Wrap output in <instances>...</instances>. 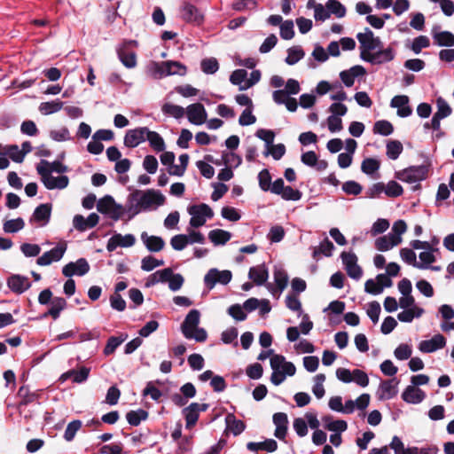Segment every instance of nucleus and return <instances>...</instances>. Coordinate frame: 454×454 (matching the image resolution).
Listing matches in <instances>:
<instances>
[{
    "label": "nucleus",
    "instance_id": "obj_1",
    "mask_svg": "<svg viewBox=\"0 0 454 454\" xmlns=\"http://www.w3.org/2000/svg\"><path fill=\"white\" fill-rule=\"evenodd\" d=\"M165 200V196L160 191L153 189L145 192L136 190L128 197V211L131 214L130 217H133L142 210L150 208L153 205H163Z\"/></svg>",
    "mask_w": 454,
    "mask_h": 454
},
{
    "label": "nucleus",
    "instance_id": "obj_2",
    "mask_svg": "<svg viewBox=\"0 0 454 454\" xmlns=\"http://www.w3.org/2000/svg\"><path fill=\"white\" fill-rule=\"evenodd\" d=\"M36 171L41 176L42 182L49 190L65 189L69 184V178L67 176H52L51 169L42 165L36 166Z\"/></svg>",
    "mask_w": 454,
    "mask_h": 454
},
{
    "label": "nucleus",
    "instance_id": "obj_3",
    "mask_svg": "<svg viewBox=\"0 0 454 454\" xmlns=\"http://www.w3.org/2000/svg\"><path fill=\"white\" fill-rule=\"evenodd\" d=\"M428 167L426 165L411 166L403 170L395 172V177L403 182L412 184L427 177Z\"/></svg>",
    "mask_w": 454,
    "mask_h": 454
},
{
    "label": "nucleus",
    "instance_id": "obj_4",
    "mask_svg": "<svg viewBox=\"0 0 454 454\" xmlns=\"http://www.w3.org/2000/svg\"><path fill=\"white\" fill-rule=\"evenodd\" d=\"M188 213L192 215L190 225L193 228H199L204 225L207 218L211 219L214 216L212 208L205 203L190 206L188 207Z\"/></svg>",
    "mask_w": 454,
    "mask_h": 454
},
{
    "label": "nucleus",
    "instance_id": "obj_5",
    "mask_svg": "<svg viewBox=\"0 0 454 454\" xmlns=\"http://www.w3.org/2000/svg\"><path fill=\"white\" fill-rule=\"evenodd\" d=\"M97 209L101 214L109 215L115 221L121 217L124 211L122 206L117 204L111 195L101 198L97 203Z\"/></svg>",
    "mask_w": 454,
    "mask_h": 454
},
{
    "label": "nucleus",
    "instance_id": "obj_6",
    "mask_svg": "<svg viewBox=\"0 0 454 454\" xmlns=\"http://www.w3.org/2000/svg\"><path fill=\"white\" fill-rule=\"evenodd\" d=\"M231 271L228 270L221 271L215 268H213L210 269L205 275L204 283L208 289H213L217 283L222 285H227L228 283L231 282Z\"/></svg>",
    "mask_w": 454,
    "mask_h": 454
},
{
    "label": "nucleus",
    "instance_id": "obj_7",
    "mask_svg": "<svg viewBox=\"0 0 454 454\" xmlns=\"http://www.w3.org/2000/svg\"><path fill=\"white\" fill-rule=\"evenodd\" d=\"M340 258L348 277L353 279H359L362 277L363 270L357 264V256L352 252H342Z\"/></svg>",
    "mask_w": 454,
    "mask_h": 454
},
{
    "label": "nucleus",
    "instance_id": "obj_8",
    "mask_svg": "<svg viewBox=\"0 0 454 454\" xmlns=\"http://www.w3.org/2000/svg\"><path fill=\"white\" fill-rule=\"evenodd\" d=\"M66 250L67 245L65 243L59 244L50 251L43 253V255L38 257L36 263L40 266H46L51 264L52 262H58L63 257Z\"/></svg>",
    "mask_w": 454,
    "mask_h": 454
},
{
    "label": "nucleus",
    "instance_id": "obj_9",
    "mask_svg": "<svg viewBox=\"0 0 454 454\" xmlns=\"http://www.w3.org/2000/svg\"><path fill=\"white\" fill-rule=\"evenodd\" d=\"M356 38L360 43V48H366L371 51L382 48L381 40L379 37H374L373 32L368 27L365 28L364 33H358Z\"/></svg>",
    "mask_w": 454,
    "mask_h": 454
},
{
    "label": "nucleus",
    "instance_id": "obj_10",
    "mask_svg": "<svg viewBox=\"0 0 454 454\" xmlns=\"http://www.w3.org/2000/svg\"><path fill=\"white\" fill-rule=\"evenodd\" d=\"M148 128L140 127L134 129H129L124 137V145L129 148H134L140 143L145 141Z\"/></svg>",
    "mask_w": 454,
    "mask_h": 454
},
{
    "label": "nucleus",
    "instance_id": "obj_11",
    "mask_svg": "<svg viewBox=\"0 0 454 454\" xmlns=\"http://www.w3.org/2000/svg\"><path fill=\"white\" fill-rule=\"evenodd\" d=\"M136 238L132 234H126L125 236H122L120 233H116L108 239L106 249L108 252H113L118 247H130L134 246Z\"/></svg>",
    "mask_w": 454,
    "mask_h": 454
},
{
    "label": "nucleus",
    "instance_id": "obj_12",
    "mask_svg": "<svg viewBox=\"0 0 454 454\" xmlns=\"http://www.w3.org/2000/svg\"><path fill=\"white\" fill-rule=\"evenodd\" d=\"M134 43L137 44L136 41H125L123 45L117 49V55L120 61L127 68H133L137 66V55L132 51L127 50V45Z\"/></svg>",
    "mask_w": 454,
    "mask_h": 454
},
{
    "label": "nucleus",
    "instance_id": "obj_13",
    "mask_svg": "<svg viewBox=\"0 0 454 454\" xmlns=\"http://www.w3.org/2000/svg\"><path fill=\"white\" fill-rule=\"evenodd\" d=\"M187 117L191 123L201 125L207 120V112L200 103L192 104L187 107Z\"/></svg>",
    "mask_w": 454,
    "mask_h": 454
},
{
    "label": "nucleus",
    "instance_id": "obj_14",
    "mask_svg": "<svg viewBox=\"0 0 454 454\" xmlns=\"http://www.w3.org/2000/svg\"><path fill=\"white\" fill-rule=\"evenodd\" d=\"M445 345V337L442 334L438 333L430 340H422L419 345V349L423 353H432L437 349L443 348Z\"/></svg>",
    "mask_w": 454,
    "mask_h": 454
},
{
    "label": "nucleus",
    "instance_id": "obj_15",
    "mask_svg": "<svg viewBox=\"0 0 454 454\" xmlns=\"http://www.w3.org/2000/svg\"><path fill=\"white\" fill-rule=\"evenodd\" d=\"M158 71L160 73V75H172V74H179L184 75L187 72V68L184 65L178 61H164L160 64L158 68Z\"/></svg>",
    "mask_w": 454,
    "mask_h": 454
},
{
    "label": "nucleus",
    "instance_id": "obj_16",
    "mask_svg": "<svg viewBox=\"0 0 454 454\" xmlns=\"http://www.w3.org/2000/svg\"><path fill=\"white\" fill-rule=\"evenodd\" d=\"M182 19L188 23L199 25L203 21V15L195 5L186 2L182 8Z\"/></svg>",
    "mask_w": 454,
    "mask_h": 454
},
{
    "label": "nucleus",
    "instance_id": "obj_17",
    "mask_svg": "<svg viewBox=\"0 0 454 454\" xmlns=\"http://www.w3.org/2000/svg\"><path fill=\"white\" fill-rule=\"evenodd\" d=\"M8 287L16 294H22L31 286L28 278L20 275H12L7 279Z\"/></svg>",
    "mask_w": 454,
    "mask_h": 454
},
{
    "label": "nucleus",
    "instance_id": "obj_18",
    "mask_svg": "<svg viewBox=\"0 0 454 454\" xmlns=\"http://www.w3.org/2000/svg\"><path fill=\"white\" fill-rule=\"evenodd\" d=\"M141 239L148 251L156 253L161 251L165 247V241L159 236H149L145 231L142 232Z\"/></svg>",
    "mask_w": 454,
    "mask_h": 454
},
{
    "label": "nucleus",
    "instance_id": "obj_19",
    "mask_svg": "<svg viewBox=\"0 0 454 454\" xmlns=\"http://www.w3.org/2000/svg\"><path fill=\"white\" fill-rule=\"evenodd\" d=\"M425 397V392L413 386H408L402 394L403 400L408 403H419Z\"/></svg>",
    "mask_w": 454,
    "mask_h": 454
},
{
    "label": "nucleus",
    "instance_id": "obj_20",
    "mask_svg": "<svg viewBox=\"0 0 454 454\" xmlns=\"http://www.w3.org/2000/svg\"><path fill=\"white\" fill-rule=\"evenodd\" d=\"M89 373L90 369L84 366L80 371L72 369L63 373L59 377V381L64 382L68 379H73V381L75 383H82L88 379Z\"/></svg>",
    "mask_w": 454,
    "mask_h": 454
},
{
    "label": "nucleus",
    "instance_id": "obj_21",
    "mask_svg": "<svg viewBox=\"0 0 454 454\" xmlns=\"http://www.w3.org/2000/svg\"><path fill=\"white\" fill-rule=\"evenodd\" d=\"M402 242V238L398 236L385 235L378 238L375 240V247L377 250L385 252L399 245Z\"/></svg>",
    "mask_w": 454,
    "mask_h": 454
},
{
    "label": "nucleus",
    "instance_id": "obj_22",
    "mask_svg": "<svg viewBox=\"0 0 454 454\" xmlns=\"http://www.w3.org/2000/svg\"><path fill=\"white\" fill-rule=\"evenodd\" d=\"M248 277L257 286L263 285L268 278L269 272L264 264H261L255 267H251L248 272Z\"/></svg>",
    "mask_w": 454,
    "mask_h": 454
},
{
    "label": "nucleus",
    "instance_id": "obj_23",
    "mask_svg": "<svg viewBox=\"0 0 454 454\" xmlns=\"http://www.w3.org/2000/svg\"><path fill=\"white\" fill-rule=\"evenodd\" d=\"M434 42L441 47L454 46V34L450 31L436 32L435 27L432 31Z\"/></svg>",
    "mask_w": 454,
    "mask_h": 454
},
{
    "label": "nucleus",
    "instance_id": "obj_24",
    "mask_svg": "<svg viewBox=\"0 0 454 454\" xmlns=\"http://www.w3.org/2000/svg\"><path fill=\"white\" fill-rule=\"evenodd\" d=\"M52 205L51 203L40 204L35 207L30 221L43 222L47 223L51 219Z\"/></svg>",
    "mask_w": 454,
    "mask_h": 454
},
{
    "label": "nucleus",
    "instance_id": "obj_25",
    "mask_svg": "<svg viewBox=\"0 0 454 454\" xmlns=\"http://www.w3.org/2000/svg\"><path fill=\"white\" fill-rule=\"evenodd\" d=\"M51 303V307L43 314V317L51 316L56 320L59 317L60 312L66 309L67 303L63 297H53Z\"/></svg>",
    "mask_w": 454,
    "mask_h": 454
},
{
    "label": "nucleus",
    "instance_id": "obj_26",
    "mask_svg": "<svg viewBox=\"0 0 454 454\" xmlns=\"http://www.w3.org/2000/svg\"><path fill=\"white\" fill-rule=\"evenodd\" d=\"M200 313L198 309L190 310L181 325L182 333L194 330L200 324Z\"/></svg>",
    "mask_w": 454,
    "mask_h": 454
},
{
    "label": "nucleus",
    "instance_id": "obj_27",
    "mask_svg": "<svg viewBox=\"0 0 454 454\" xmlns=\"http://www.w3.org/2000/svg\"><path fill=\"white\" fill-rule=\"evenodd\" d=\"M247 448L250 451L256 452L258 450H266L268 452H273L278 449V442L273 439H267L264 442H249L247 444Z\"/></svg>",
    "mask_w": 454,
    "mask_h": 454
},
{
    "label": "nucleus",
    "instance_id": "obj_28",
    "mask_svg": "<svg viewBox=\"0 0 454 454\" xmlns=\"http://www.w3.org/2000/svg\"><path fill=\"white\" fill-rule=\"evenodd\" d=\"M197 407L198 406L195 404V403H192L189 406L183 410V413L186 421V428L188 429L192 428L199 419L200 412L198 411Z\"/></svg>",
    "mask_w": 454,
    "mask_h": 454
},
{
    "label": "nucleus",
    "instance_id": "obj_29",
    "mask_svg": "<svg viewBox=\"0 0 454 454\" xmlns=\"http://www.w3.org/2000/svg\"><path fill=\"white\" fill-rule=\"evenodd\" d=\"M231 238V232L222 229H215L210 231L208 233V239L216 246L225 245Z\"/></svg>",
    "mask_w": 454,
    "mask_h": 454
},
{
    "label": "nucleus",
    "instance_id": "obj_30",
    "mask_svg": "<svg viewBox=\"0 0 454 454\" xmlns=\"http://www.w3.org/2000/svg\"><path fill=\"white\" fill-rule=\"evenodd\" d=\"M333 249V242L328 238H325L318 247H314L312 257L317 260L320 254L329 257L332 255Z\"/></svg>",
    "mask_w": 454,
    "mask_h": 454
},
{
    "label": "nucleus",
    "instance_id": "obj_31",
    "mask_svg": "<svg viewBox=\"0 0 454 454\" xmlns=\"http://www.w3.org/2000/svg\"><path fill=\"white\" fill-rule=\"evenodd\" d=\"M225 421L227 427L232 432L234 435L240 434L246 428V425L242 420L237 419L234 414L229 413Z\"/></svg>",
    "mask_w": 454,
    "mask_h": 454
},
{
    "label": "nucleus",
    "instance_id": "obj_32",
    "mask_svg": "<svg viewBox=\"0 0 454 454\" xmlns=\"http://www.w3.org/2000/svg\"><path fill=\"white\" fill-rule=\"evenodd\" d=\"M149 416L148 411L143 409L129 411L126 414V419L130 426L137 427L141 421L145 420Z\"/></svg>",
    "mask_w": 454,
    "mask_h": 454
},
{
    "label": "nucleus",
    "instance_id": "obj_33",
    "mask_svg": "<svg viewBox=\"0 0 454 454\" xmlns=\"http://www.w3.org/2000/svg\"><path fill=\"white\" fill-rule=\"evenodd\" d=\"M146 139L149 141L151 147L156 152H163L165 150V142L159 133L148 129Z\"/></svg>",
    "mask_w": 454,
    "mask_h": 454
},
{
    "label": "nucleus",
    "instance_id": "obj_34",
    "mask_svg": "<svg viewBox=\"0 0 454 454\" xmlns=\"http://www.w3.org/2000/svg\"><path fill=\"white\" fill-rule=\"evenodd\" d=\"M63 106L64 102L59 99L49 102H43L39 106V111L44 115H49L60 111Z\"/></svg>",
    "mask_w": 454,
    "mask_h": 454
},
{
    "label": "nucleus",
    "instance_id": "obj_35",
    "mask_svg": "<svg viewBox=\"0 0 454 454\" xmlns=\"http://www.w3.org/2000/svg\"><path fill=\"white\" fill-rule=\"evenodd\" d=\"M400 256L406 263L411 264L415 268L426 269V266L423 263L417 262L416 254L411 248H402L400 250Z\"/></svg>",
    "mask_w": 454,
    "mask_h": 454
},
{
    "label": "nucleus",
    "instance_id": "obj_36",
    "mask_svg": "<svg viewBox=\"0 0 454 454\" xmlns=\"http://www.w3.org/2000/svg\"><path fill=\"white\" fill-rule=\"evenodd\" d=\"M305 55L304 51L300 46H294L287 50V57L286 62L288 65H294L301 60Z\"/></svg>",
    "mask_w": 454,
    "mask_h": 454
},
{
    "label": "nucleus",
    "instance_id": "obj_37",
    "mask_svg": "<svg viewBox=\"0 0 454 454\" xmlns=\"http://www.w3.org/2000/svg\"><path fill=\"white\" fill-rule=\"evenodd\" d=\"M403 150V145L398 140H391L387 144V155L391 160H396Z\"/></svg>",
    "mask_w": 454,
    "mask_h": 454
},
{
    "label": "nucleus",
    "instance_id": "obj_38",
    "mask_svg": "<svg viewBox=\"0 0 454 454\" xmlns=\"http://www.w3.org/2000/svg\"><path fill=\"white\" fill-rule=\"evenodd\" d=\"M394 131L392 123L386 120H380L374 123L373 132L375 134H380L382 136H388Z\"/></svg>",
    "mask_w": 454,
    "mask_h": 454
},
{
    "label": "nucleus",
    "instance_id": "obj_39",
    "mask_svg": "<svg viewBox=\"0 0 454 454\" xmlns=\"http://www.w3.org/2000/svg\"><path fill=\"white\" fill-rule=\"evenodd\" d=\"M161 110L165 114L173 116L176 119L182 118L184 114V107L171 103H165Z\"/></svg>",
    "mask_w": 454,
    "mask_h": 454
},
{
    "label": "nucleus",
    "instance_id": "obj_40",
    "mask_svg": "<svg viewBox=\"0 0 454 454\" xmlns=\"http://www.w3.org/2000/svg\"><path fill=\"white\" fill-rule=\"evenodd\" d=\"M24 226V220L21 217H18L16 219L4 222L3 229L6 233H14L22 230Z\"/></svg>",
    "mask_w": 454,
    "mask_h": 454
},
{
    "label": "nucleus",
    "instance_id": "obj_41",
    "mask_svg": "<svg viewBox=\"0 0 454 454\" xmlns=\"http://www.w3.org/2000/svg\"><path fill=\"white\" fill-rule=\"evenodd\" d=\"M201 70L207 74H213L219 69V63L215 58H207L201 60Z\"/></svg>",
    "mask_w": 454,
    "mask_h": 454
},
{
    "label": "nucleus",
    "instance_id": "obj_42",
    "mask_svg": "<svg viewBox=\"0 0 454 454\" xmlns=\"http://www.w3.org/2000/svg\"><path fill=\"white\" fill-rule=\"evenodd\" d=\"M18 395L22 399L20 404L27 405L35 401L40 395L35 392L31 393L27 387L22 386L19 388Z\"/></svg>",
    "mask_w": 454,
    "mask_h": 454
},
{
    "label": "nucleus",
    "instance_id": "obj_43",
    "mask_svg": "<svg viewBox=\"0 0 454 454\" xmlns=\"http://www.w3.org/2000/svg\"><path fill=\"white\" fill-rule=\"evenodd\" d=\"M328 12L334 14L338 18H342L346 15V8L338 0H328L326 3Z\"/></svg>",
    "mask_w": 454,
    "mask_h": 454
},
{
    "label": "nucleus",
    "instance_id": "obj_44",
    "mask_svg": "<svg viewBox=\"0 0 454 454\" xmlns=\"http://www.w3.org/2000/svg\"><path fill=\"white\" fill-rule=\"evenodd\" d=\"M380 166V160L373 158H366L362 161L361 169L364 174L372 175Z\"/></svg>",
    "mask_w": 454,
    "mask_h": 454
},
{
    "label": "nucleus",
    "instance_id": "obj_45",
    "mask_svg": "<svg viewBox=\"0 0 454 454\" xmlns=\"http://www.w3.org/2000/svg\"><path fill=\"white\" fill-rule=\"evenodd\" d=\"M38 165H42L43 167H46L48 169H51V173L56 172L59 174H63L68 171L67 166L62 164L60 160H54L53 162H49L46 160H41Z\"/></svg>",
    "mask_w": 454,
    "mask_h": 454
},
{
    "label": "nucleus",
    "instance_id": "obj_46",
    "mask_svg": "<svg viewBox=\"0 0 454 454\" xmlns=\"http://www.w3.org/2000/svg\"><path fill=\"white\" fill-rule=\"evenodd\" d=\"M385 193L387 197L396 198L403 193V189L400 184L395 181H389L385 185Z\"/></svg>",
    "mask_w": 454,
    "mask_h": 454
},
{
    "label": "nucleus",
    "instance_id": "obj_47",
    "mask_svg": "<svg viewBox=\"0 0 454 454\" xmlns=\"http://www.w3.org/2000/svg\"><path fill=\"white\" fill-rule=\"evenodd\" d=\"M183 334L186 339H194L198 342H204L207 338V331L198 326L194 330L184 332Z\"/></svg>",
    "mask_w": 454,
    "mask_h": 454
},
{
    "label": "nucleus",
    "instance_id": "obj_48",
    "mask_svg": "<svg viewBox=\"0 0 454 454\" xmlns=\"http://www.w3.org/2000/svg\"><path fill=\"white\" fill-rule=\"evenodd\" d=\"M163 264L164 261L158 260L151 255H148L142 259L141 269L145 271H151L154 268L162 266Z\"/></svg>",
    "mask_w": 454,
    "mask_h": 454
},
{
    "label": "nucleus",
    "instance_id": "obj_49",
    "mask_svg": "<svg viewBox=\"0 0 454 454\" xmlns=\"http://www.w3.org/2000/svg\"><path fill=\"white\" fill-rule=\"evenodd\" d=\"M82 423L79 419L71 421L67 425V427L65 430V433H64L65 440L67 442L72 441L74 438L76 432L82 427Z\"/></svg>",
    "mask_w": 454,
    "mask_h": 454
},
{
    "label": "nucleus",
    "instance_id": "obj_50",
    "mask_svg": "<svg viewBox=\"0 0 454 454\" xmlns=\"http://www.w3.org/2000/svg\"><path fill=\"white\" fill-rule=\"evenodd\" d=\"M259 186L263 192L270 191L271 184V176L270 171L266 168L262 169L258 174Z\"/></svg>",
    "mask_w": 454,
    "mask_h": 454
},
{
    "label": "nucleus",
    "instance_id": "obj_51",
    "mask_svg": "<svg viewBox=\"0 0 454 454\" xmlns=\"http://www.w3.org/2000/svg\"><path fill=\"white\" fill-rule=\"evenodd\" d=\"M274 280L277 286V288L279 292H282L287 286L288 283V276L286 272L283 270H278L274 271Z\"/></svg>",
    "mask_w": 454,
    "mask_h": 454
},
{
    "label": "nucleus",
    "instance_id": "obj_52",
    "mask_svg": "<svg viewBox=\"0 0 454 454\" xmlns=\"http://www.w3.org/2000/svg\"><path fill=\"white\" fill-rule=\"evenodd\" d=\"M125 338L111 336L106 342L104 348V354L109 356L113 354L115 349L124 341Z\"/></svg>",
    "mask_w": 454,
    "mask_h": 454
},
{
    "label": "nucleus",
    "instance_id": "obj_53",
    "mask_svg": "<svg viewBox=\"0 0 454 454\" xmlns=\"http://www.w3.org/2000/svg\"><path fill=\"white\" fill-rule=\"evenodd\" d=\"M280 36L285 40H290L294 36L293 20H286L280 25Z\"/></svg>",
    "mask_w": 454,
    "mask_h": 454
},
{
    "label": "nucleus",
    "instance_id": "obj_54",
    "mask_svg": "<svg viewBox=\"0 0 454 454\" xmlns=\"http://www.w3.org/2000/svg\"><path fill=\"white\" fill-rule=\"evenodd\" d=\"M170 245L173 249L181 251L188 245V237L185 234H177L171 238Z\"/></svg>",
    "mask_w": 454,
    "mask_h": 454
},
{
    "label": "nucleus",
    "instance_id": "obj_55",
    "mask_svg": "<svg viewBox=\"0 0 454 454\" xmlns=\"http://www.w3.org/2000/svg\"><path fill=\"white\" fill-rule=\"evenodd\" d=\"M395 379L384 380L381 382L380 387L383 394H386V398L390 399L394 397L397 394V390L395 388L398 382H395V385H393L392 382L395 381Z\"/></svg>",
    "mask_w": 454,
    "mask_h": 454
},
{
    "label": "nucleus",
    "instance_id": "obj_56",
    "mask_svg": "<svg viewBox=\"0 0 454 454\" xmlns=\"http://www.w3.org/2000/svg\"><path fill=\"white\" fill-rule=\"evenodd\" d=\"M342 190L348 195H358L361 193L363 187L356 181H347L342 184Z\"/></svg>",
    "mask_w": 454,
    "mask_h": 454
},
{
    "label": "nucleus",
    "instance_id": "obj_57",
    "mask_svg": "<svg viewBox=\"0 0 454 454\" xmlns=\"http://www.w3.org/2000/svg\"><path fill=\"white\" fill-rule=\"evenodd\" d=\"M437 104V112L434 114L441 118H446L450 116L452 113L451 107L449 104L442 98H439L436 101Z\"/></svg>",
    "mask_w": 454,
    "mask_h": 454
},
{
    "label": "nucleus",
    "instance_id": "obj_58",
    "mask_svg": "<svg viewBox=\"0 0 454 454\" xmlns=\"http://www.w3.org/2000/svg\"><path fill=\"white\" fill-rule=\"evenodd\" d=\"M257 7L255 0H237L232 4V9L235 11L254 10Z\"/></svg>",
    "mask_w": 454,
    "mask_h": 454
},
{
    "label": "nucleus",
    "instance_id": "obj_59",
    "mask_svg": "<svg viewBox=\"0 0 454 454\" xmlns=\"http://www.w3.org/2000/svg\"><path fill=\"white\" fill-rule=\"evenodd\" d=\"M244 310L243 306L233 304L229 307L228 314L237 321H244L247 318V314Z\"/></svg>",
    "mask_w": 454,
    "mask_h": 454
},
{
    "label": "nucleus",
    "instance_id": "obj_60",
    "mask_svg": "<svg viewBox=\"0 0 454 454\" xmlns=\"http://www.w3.org/2000/svg\"><path fill=\"white\" fill-rule=\"evenodd\" d=\"M280 196L285 200L296 201L301 199L302 193L299 190L294 189L291 186H286Z\"/></svg>",
    "mask_w": 454,
    "mask_h": 454
},
{
    "label": "nucleus",
    "instance_id": "obj_61",
    "mask_svg": "<svg viewBox=\"0 0 454 454\" xmlns=\"http://www.w3.org/2000/svg\"><path fill=\"white\" fill-rule=\"evenodd\" d=\"M430 45V41L426 35H419L413 40L411 50L416 54H419L423 48Z\"/></svg>",
    "mask_w": 454,
    "mask_h": 454
},
{
    "label": "nucleus",
    "instance_id": "obj_62",
    "mask_svg": "<svg viewBox=\"0 0 454 454\" xmlns=\"http://www.w3.org/2000/svg\"><path fill=\"white\" fill-rule=\"evenodd\" d=\"M394 354L398 360H406L411 357L412 349L408 344H400L395 349Z\"/></svg>",
    "mask_w": 454,
    "mask_h": 454
},
{
    "label": "nucleus",
    "instance_id": "obj_63",
    "mask_svg": "<svg viewBox=\"0 0 454 454\" xmlns=\"http://www.w3.org/2000/svg\"><path fill=\"white\" fill-rule=\"evenodd\" d=\"M352 381H355L360 387H366L369 384L368 375L362 370L355 369L352 372Z\"/></svg>",
    "mask_w": 454,
    "mask_h": 454
},
{
    "label": "nucleus",
    "instance_id": "obj_64",
    "mask_svg": "<svg viewBox=\"0 0 454 454\" xmlns=\"http://www.w3.org/2000/svg\"><path fill=\"white\" fill-rule=\"evenodd\" d=\"M253 108H246L239 119V123L241 126L252 125L256 121V117L252 113Z\"/></svg>",
    "mask_w": 454,
    "mask_h": 454
}]
</instances>
